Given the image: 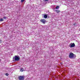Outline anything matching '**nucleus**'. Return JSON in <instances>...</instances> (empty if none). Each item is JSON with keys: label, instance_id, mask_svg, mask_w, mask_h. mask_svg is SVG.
Returning <instances> with one entry per match:
<instances>
[{"label": "nucleus", "instance_id": "1", "mask_svg": "<svg viewBox=\"0 0 80 80\" xmlns=\"http://www.w3.org/2000/svg\"><path fill=\"white\" fill-rule=\"evenodd\" d=\"M20 58V56H15L14 58H13V60L15 62V61H18Z\"/></svg>", "mask_w": 80, "mask_h": 80}, {"label": "nucleus", "instance_id": "2", "mask_svg": "<svg viewBox=\"0 0 80 80\" xmlns=\"http://www.w3.org/2000/svg\"><path fill=\"white\" fill-rule=\"evenodd\" d=\"M73 57H74V55L73 54V53L72 52H70L69 53V57L70 58H74Z\"/></svg>", "mask_w": 80, "mask_h": 80}, {"label": "nucleus", "instance_id": "3", "mask_svg": "<svg viewBox=\"0 0 80 80\" xmlns=\"http://www.w3.org/2000/svg\"><path fill=\"white\" fill-rule=\"evenodd\" d=\"M69 47L70 48H73V47H75V45L74 43H71L70 44Z\"/></svg>", "mask_w": 80, "mask_h": 80}, {"label": "nucleus", "instance_id": "4", "mask_svg": "<svg viewBox=\"0 0 80 80\" xmlns=\"http://www.w3.org/2000/svg\"><path fill=\"white\" fill-rule=\"evenodd\" d=\"M19 79L20 80H24V76H20L19 77Z\"/></svg>", "mask_w": 80, "mask_h": 80}, {"label": "nucleus", "instance_id": "5", "mask_svg": "<svg viewBox=\"0 0 80 80\" xmlns=\"http://www.w3.org/2000/svg\"><path fill=\"white\" fill-rule=\"evenodd\" d=\"M41 22L43 23V24H45V22H46V21L44 19H41Z\"/></svg>", "mask_w": 80, "mask_h": 80}, {"label": "nucleus", "instance_id": "6", "mask_svg": "<svg viewBox=\"0 0 80 80\" xmlns=\"http://www.w3.org/2000/svg\"><path fill=\"white\" fill-rule=\"evenodd\" d=\"M20 72H23V71H24V70L23 69V68H21L20 69Z\"/></svg>", "mask_w": 80, "mask_h": 80}, {"label": "nucleus", "instance_id": "7", "mask_svg": "<svg viewBox=\"0 0 80 80\" xmlns=\"http://www.w3.org/2000/svg\"><path fill=\"white\" fill-rule=\"evenodd\" d=\"M44 18H47V15H44Z\"/></svg>", "mask_w": 80, "mask_h": 80}, {"label": "nucleus", "instance_id": "8", "mask_svg": "<svg viewBox=\"0 0 80 80\" xmlns=\"http://www.w3.org/2000/svg\"><path fill=\"white\" fill-rule=\"evenodd\" d=\"M3 19L1 18L0 19V22H3Z\"/></svg>", "mask_w": 80, "mask_h": 80}, {"label": "nucleus", "instance_id": "9", "mask_svg": "<svg viewBox=\"0 0 80 80\" xmlns=\"http://www.w3.org/2000/svg\"><path fill=\"white\" fill-rule=\"evenodd\" d=\"M59 8V6H57L56 7V9H58Z\"/></svg>", "mask_w": 80, "mask_h": 80}, {"label": "nucleus", "instance_id": "10", "mask_svg": "<svg viewBox=\"0 0 80 80\" xmlns=\"http://www.w3.org/2000/svg\"><path fill=\"white\" fill-rule=\"evenodd\" d=\"M25 0H21V2H22H22H24V1H25Z\"/></svg>", "mask_w": 80, "mask_h": 80}, {"label": "nucleus", "instance_id": "11", "mask_svg": "<svg viewBox=\"0 0 80 80\" xmlns=\"http://www.w3.org/2000/svg\"><path fill=\"white\" fill-rule=\"evenodd\" d=\"M68 3H70H70H71V2L69 0H68Z\"/></svg>", "mask_w": 80, "mask_h": 80}, {"label": "nucleus", "instance_id": "12", "mask_svg": "<svg viewBox=\"0 0 80 80\" xmlns=\"http://www.w3.org/2000/svg\"><path fill=\"white\" fill-rule=\"evenodd\" d=\"M56 12H57V13H59V12H60V11L59 10H57Z\"/></svg>", "mask_w": 80, "mask_h": 80}, {"label": "nucleus", "instance_id": "13", "mask_svg": "<svg viewBox=\"0 0 80 80\" xmlns=\"http://www.w3.org/2000/svg\"><path fill=\"white\" fill-rule=\"evenodd\" d=\"M2 43V40H0V43Z\"/></svg>", "mask_w": 80, "mask_h": 80}, {"label": "nucleus", "instance_id": "14", "mask_svg": "<svg viewBox=\"0 0 80 80\" xmlns=\"http://www.w3.org/2000/svg\"><path fill=\"white\" fill-rule=\"evenodd\" d=\"M5 75H6V76H8V73H6V74H5Z\"/></svg>", "mask_w": 80, "mask_h": 80}, {"label": "nucleus", "instance_id": "15", "mask_svg": "<svg viewBox=\"0 0 80 80\" xmlns=\"http://www.w3.org/2000/svg\"><path fill=\"white\" fill-rule=\"evenodd\" d=\"M3 18H7L6 17H3Z\"/></svg>", "mask_w": 80, "mask_h": 80}, {"label": "nucleus", "instance_id": "16", "mask_svg": "<svg viewBox=\"0 0 80 80\" xmlns=\"http://www.w3.org/2000/svg\"><path fill=\"white\" fill-rule=\"evenodd\" d=\"M45 1H48V0H45Z\"/></svg>", "mask_w": 80, "mask_h": 80}, {"label": "nucleus", "instance_id": "17", "mask_svg": "<svg viewBox=\"0 0 80 80\" xmlns=\"http://www.w3.org/2000/svg\"><path fill=\"white\" fill-rule=\"evenodd\" d=\"M0 61H1V59H0Z\"/></svg>", "mask_w": 80, "mask_h": 80}]
</instances>
